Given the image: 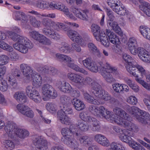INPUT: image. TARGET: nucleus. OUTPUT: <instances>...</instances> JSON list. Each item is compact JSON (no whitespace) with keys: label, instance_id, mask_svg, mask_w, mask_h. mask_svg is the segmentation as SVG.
I'll use <instances>...</instances> for the list:
<instances>
[{"label":"nucleus","instance_id":"nucleus-3","mask_svg":"<svg viewBox=\"0 0 150 150\" xmlns=\"http://www.w3.org/2000/svg\"><path fill=\"white\" fill-rule=\"evenodd\" d=\"M4 129L9 137H12L13 136V134H15L20 138L24 139L29 135L28 131L18 128L16 124L12 122L8 123Z\"/></svg>","mask_w":150,"mask_h":150},{"label":"nucleus","instance_id":"nucleus-10","mask_svg":"<svg viewBox=\"0 0 150 150\" xmlns=\"http://www.w3.org/2000/svg\"><path fill=\"white\" fill-rule=\"evenodd\" d=\"M27 40L28 39L27 38L20 36L17 42L13 44V47L16 50L22 53H25L27 49L24 46V45L25 41Z\"/></svg>","mask_w":150,"mask_h":150},{"label":"nucleus","instance_id":"nucleus-25","mask_svg":"<svg viewBox=\"0 0 150 150\" xmlns=\"http://www.w3.org/2000/svg\"><path fill=\"white\" fill-rule=\"evenodd\" d=\"M71 103L75 109L78 110H82L85 107L84 103L77 98H73L71 100Z\"/></svg>","mask_w":150,"mask_h":150},{"label":"nucleus","instance_id":"nucleus-19","mask_svg":"<svg viewBox=\"0 0 150 150\" xmlns=\"http://www.w3.org/2000/svg\"><path fill=\"white\" fill-rule=\"evenodd\" d=\"M67 34L73 42L79 43L82 41L81 37L76 31L74 30H68L67 32Z\"/></svg>","mask_w":150,"mask_h":150},{"label":"nucleus","instance_id":"nucleus-35","mask_svg":"<svg viewBox=\"0 0 150 150\" xmlns=\"http://www.w3.org/2000/svg\"><path fill=\"white\" fill-rule=\"evenodd\" d=\"M77 127L83 131H86L89 129V125L86 122L81 120L78 121Z\"/></svg>","mask_w":150,"mask_h":150},{"label":"nucleus","instance_id":"nucleus-58","mask_svg":"<svg viewBox=\"0 0 150 150\" xmlns=\"http://www.w3.org/2000/svg\"><path fill=\"white\" fill-rule=\"evenodd\" d=\"M127 101L130 104L135 105L137 104V98L134 96H130L127 99Z\"/></svg>","mask_w":150,"mask_h":150},{"label":"nucleus","instance_id":"nucleus-21","mask_svg":"<svg viewBox=\"0 0 150 150\" xmlns=\"http://www.w3.org/2000/svg\"><path fill=\"white\" fill-rule=\"evenodd\" d=\"M95 140L101 145L108 146L109 145V141L104 135L98 134L94 136Z\"/></svg>","mask_w":150,"mask_h":150},{"label":"nucleus","instance_id":"nucleus-54","mask_svg":"<svg viewBox=\"0 0 150 150\" xmlns=\"http://www.w3.org/2000/svg\"><path fill=\"white\" fill-rule=\"evenodd\" d=\"M89 65L88 69L89 70L93 72H97L98 71V66L95 62H93Z\"/></svg>","mask_w":150,"mask_h":150},{"label":"nucleus","instance_id":"nucleus-26","mask_svg":"<svg viewBox=\"0 0 150 150\" xmlns=\"http://www.w3.org/2000/svg\"><path fill=\"white\" fill-rule=\"evenodd\" d=\"M13 97L18 102L22 104L25 103L27 102L25 96L21 92H16L14 95Z\"/></svg>","mask_w":150,"mask_h":150},{"label":"nucleus","instance_id":"nucleus-51","mask_svg":"<svg viewBox=\"0 0 150 150\" xmlns=\"http://www.w3.org/2000/svg\"><path fill=\"white\" fill-rule=\"evenodd\" d=\"M71 133L73 134L76 137H79L81 134L80 133H78L77 132V128H76L75 125H71L70 126L69 129Z\"/></svg>","mask_w":150,"mask_h":150},{"label":"nucleus","instance_id":"nucleus-57","mask_svg":"<svg viewBox=\"0 0 150 150\" xmlns=\"http://www.w3.org/2000/svg\"><path fill=\"white\" fill-rule=\"evenodd\" d=\"M121 144L119 143L113 142L110 144V148L109 150H118V149L120 147Z\"/></svg>","mask_w":150,"mask_h":150},{"label":"nucleus","instance_id":"nucleus-18","mask_svg":"<svg viewBox=\"0 0 150 150\" xmlns=\"http://www.w3.org/2000/svg\"><path fill=\"white\" fill-rule=\"evenodd\" d=\"M20 69L23 74L28 79H29L33 75V71L31 67L27 64H22L20 65Z\"/></svg>","mask_w":150,"mask_h":150},{"label":"nucleus","instance_id":"nucleus-39","mask_svg":"<svg viewBox=\"0 0 150 150\" xmlns=\"http://www.w3.org/2000/svg\"><path fill=\"white\" fill-rule=\"evenodd\" d=\"M42 24L44 26L46 27H56V23L51 19L48 18H43L42 21Z\"/></svg>","mask_w":150,"mask_h":150},{"label":"nucleus","instance_id":"nucleus-60","mask_svg":"<svg viewBox=\"0 0 150 150\" xmlns=\"http://www.w3.org/2000/svg\"><path fill=\"white\" fill-rule=\"evenodd\" d=\"M88 110L90 112L95 115L96 114L97 115V113L98 111V107L93 105L89 106Z\"/></svg>","mask_w":150,"mask_h":150},{"label":"nucleus","instance_id":"nucleus-6","mask_svg":"<svg viewBox=\"0 0 150 150\" xmlns=\"http://www.w3.org/2000/svg\"><path fill=\"white\" fill-rule=\"evenodd\" d=\"M42 90V93L45 97L43 98L44 100H47L49 98L54 99L57 96V91L51 86L48 84L43 85Z\"/></svg>","mask_w":150,"mask_h":150},{"label":"nucleus","instance_id":"nucleus-49","mask_svg":"<svg viewBox=\"0 0 150 150\" xmlns=\"http://www.w3.org/2000/svg\"><path fill=\"white\" fill-rule=\"evenodd\" d=\"M135 72L136 74L138 76V77L135 76L136 78L135 79L136 81L140 83V84L142 85V86L145 88L146 89L148 90H150V86L149 84L145 82L143 80L140 79L139 78H137L139 77V75L136 73L137 71H138L137 70H136ZM135 77V76H134Z\"/></svg>","mask_w":150,"mask_h":150},{"label":"nucleus","instance_id":"nucleus-15","mask_svg":"<svg viewBox=\"0 0 150 150\" xmlns=\"http://www.w3.org/2000/svg\"><path fill=\"white\" fill-rule=\"evenodd\" d=\"M34 145L38 150H48L46 141L42 140L38 136H36L33 140Z\"/></svg>","mask_w":150,"mask_h":150},{"label":"nucleus","instance_id":"nucleus-17","mask_svg":"<svg viewBox=\"0 0 150 150\" xmlns=\"http://www.w3.org/2000/svg\"><path fill=\"white\" fill-rule=\"evenodd\" d=\"M62 141L65 144L68 146L73 148L74 147H78L79 144L75 140L73 139L71 135H67L62 139Z\"/></svg>","mask_w":150,"mask_h":150},{"label":"nucleus","instance_id":"nucleus-44","mask_svg":"<svg viewBox=\"0 0 150 150\" xmlns=\"http://www.w3.org/2000/svg\"><path fill=\"white\" fill-rule=\"evenodd\" d=\"M5 148L8 150H11L14 147L15 145L12 141L10 140H6L3 142Z\"/></svg>","mask_w":150,"mask_h":150},{"label":"nucleus","instance_id":"nucleus-48","mask_svg":"<svg viewBox=\"0 0 150 150\" xmlns=\"http://www.w3.org/2000/svg\"><path fill=\"white\" fill-rule=\"evenodd\" d=\"M8 87L6 82L3 79H0V90L3 92L7 90Z\"/></svg>","mask_w":150,"mask_h":150},{"label":"nucleus","instance_id":"nucleus-64","mask_svg":"<svg viewBox=\"0 0 150 150\" xmlns=\"http://www.w3.org/2000/svg\"><path fill=\"white\" fill-rule=\"evenodd\" d=\"M148 99L144 98L143 101L146 105L148 111L150 112V96H148Z\"/></svg>","mask_w":150,"mask_h":150},{"label":"nucleus","instance_id":"nucleus-11","mask_svg":"<svg viewBox=\"0 0 150 150\" xmlns=\"http://www.w3.org/2000/svg\"><path fill=\"white\" fill-rule=\"evenodd\" d=\"M56 84L59 90L62 92L68 94L71 93L72 88L69 83L64 81H58Z\"/></svg>","mask_w":150,"mask_h":150},{"label":"nucleus","instance_id":"nucleus-20","mask_svg":"<svg viewBox=\"0 0 150 150\" xmlns=\"http://www.w3.org/2000/svg\"><path fill=\"white\" fill-rule=\"evenodd\" d=\"M68 77L69 79L74 83L81 85L83 84V79L81 76L78 74L74 73H69L68 74Z\"/></svg>","mask_w":150,"mask_h":150},{"label":"nucleus","instance_id":"nucleus-55","mask_svg":"<svg viewBox=\"0 0 150 150\" xmlns=\"http://www.w3.org/2000/svg\"><path fill=\"white\" fill-rule=\"evenodd\" d=\"M93 126L91 129L94 132H99L100 129V122L98 121H97L95 123L92 125Z\"/></svg>","mask_w":150,"mask_h":150},{"label":"nucleus","instance_id":"nucleus-37","mask_svg":"<svg viewBox=\"0 0 150 150\" xmlns=\"http://www.w3.org/2000/svg\"><path fill=\"white\" fill-rule=\"evenodd\" d=\"M57 116L60 121L62 124L69 125L71 123V119L67 116V115L57 114Z\"/></svg>","mask_w":150,"mask_h":150},{"label":"nucleus","instance_id":"nucleus-22","mask_svg":"<svg viewBox=\"0 0 150 150\" xmlns=\"http://www.w3.org/2000/svg\"><path fill=\"white\" fill-rule=\"evenodd\" d=\"M57 8H56V9L62 11L70 19L73 20L75 19V17L69 12L68 9L65 6L61 3L57 4Z\"/></svg>","mask_w":150,"mask_h":150},{"label":"nucleus","instance_id":"nucleus-23","mask_svg":"<svg viewBox=\"0 0 150 150\" xmlns=\"http://www.w3.org/2000/svg\"><path fill=\"white\" fill-rule=\"evenodd\" d=\"M101 33L96 38V39L97 40H100L103 45L106 47H108L109 45V42L108 39L104 31L101 30Z\"/></svg>","mask_w":150,"mask_h":150},{"label":"nucleus","instance_id":"nucleus-1","mask_svg":"<svg viewBox=\"0 0 150 150\" xmlns=\"http://www.w3.org/2000/svg\"><path fill=\"white\" fill-rule=\"evenodd\" d=\"M122 58L126 62L125 64V68L128 72L133 76L138 77L136 74V70L139 71L142 75L145 74V69L143 67L137 64L134 62V59L130 55L125 53L122 55Z\"/></svg>","mask_w":150,"mask_h":150},{"label":"nucleus","instance_id":"nucleus-56","mask_svg":"<svg viewBox=\"0 0 150 150\" xmlns=\"http://www.w3.org/2000/svg\"><path fill=\"white\" fill-rule=\"evenodd\" d=\"M138 54L139 58L141 59L143 57V56L148 53L147 51L143 48H138Z\"/></svg>","mask_w":150,"mask_h":150},{"label":"nucleus","instance_id":"nucleus-40","mask_svg":"<svg viewBox=\"0 0 150 150\" xmlns=\"http://www.w3.org/2000/svg\"><path fill=\"white\" fill-rule=\"evenodd\" d=\"M67 106H63V108L58 111L57 114L62 115H67L72 114L73 112L71 108L68 107Z\"/></svg>","mask_w":150,"mask_h":150},{"label":"nucleus","instance_id":"nucleus-24","mask_svg":"<svg viewBox=\"0 0 150 150\" xmlns=\"http://www.w3.org/2000/svg\"><path fill=\"white\" fill-rule=\"evenodd\" d=\"M107 24L108 27L109 26L111 27L116 33L120 36L122 35L123 33L121 30L116 22L110 20H108Z\"/></svg>","mask_w":150,"mask_h":150},{"label":"nucleus","instance_id":"nucleus-2","mask_svg":"<svg viewBox=\"0 0 150 150\" xmlns=\"http://www.w3.org/2000/svg\"><path fill=\"white\" fill-rule=\"evenodd\" d=\"M126 107L132 116L142 124L146 125L148 123L147 120H150V114L148 112L142 110L136 106L131 108L127 105Z\"/></svg>","mask_w":150,"mask_h":150},{"label":"nucleus","instance_id":"nucleus-34","mask_svg":"<svg viewBox=\"0 0 150 150\" xmlns=\"http://www.w3.org/2000/svg\"><path fill=\"white\" fill-rule=\"evenodd\" d=\"M91 29L96 38L101 33V30H100V27L96 24H92L91 26Z\"/></svg>","mask_w":150,"mask_h":150},{"label":"nucleus","instance_id":"nucleus-50","mask_svg":"<svg viewBox=\"0 0 150 150\" xmlns=\"http://www.w3.org/2000/svg\"><path fill=\"white\" fill-rule=\"evenodd\" d=\"M140 4L139 5V8L144 13L145 11L147 10L148 6L150 5V4L142 0Z\"/></svg>","mask_w":150,"mask_h":150},{"label":"nucleus","instance_id":"nucleus-45","mask_svg":"<svg viewBox=\"0 0 150 150\" xmlns=\"http://www.w3.org/2000/svg\"><path fill=\"white\" fill-rule=\"evenodd\" d=\"M17 108L18 110L23 115H24L28 110H29V108L27 106L23 105H18Z\"/></svg>","mask_w":150,"mask_h":150},{"label":"nucleus","instance_id":"nucleus-61","mask_svg":"<svg viewBox=\"0 0 150 150\" xmlns=\"http://www.w3.org/2000/svg\"><path fill=\"white\" fill-rule=\"evenodd\" d=\"M92 62V60L89 58H87L82 61L83 64L85 67L87 69Z\"/></svg>","mask_w":150,"mask_h":150},{"label":"nucleus","instance_id":"nucleus-8","mask_svg":"<svg viewBox=\"0 0 150 150\" xmlns=\"http://www.w3.org/2000/svg\"><path fill=\"white\" fill-rule=\"evenodd\" d=\"M21 73L19 69H12L11 71V75L8 76V79L10 84L14 87H16L17 83L15 79L21 78Z\"/></svg>","mask_w":150,"mask_h":150},{"label":"nucleus","instance_id":"nucleus-33","mask_svg":"<svg viewBox=\"0 0 150 150\" xmlns=\"http://www.w3.org/2000/svg\"><path fill=\"white\" fill-rule=\"evenodd\" d=\"M88 13V11L86 9L81 10L79 13L76 14V17L80 19L85 21H88V17L87 14Z\"/></svg>","mask_w":150,"mask_h":150},{"label":"nucleus","instance_id":"nucleus-41","mask_svg":"<svg viewBox=\"0 0 150 150\" xmlns=\"http://www.w3.org/2000/svg\"><path fill=\"white\" fill-rule=\"evenodd\" d=\"M61 102L63 104V106L67 105L71 102V100L70 97L66 95L62 96L60 98Z\"/></svg>","mask_w":150,"mask_h":150},{"label":"nucleus","instance_id":"nucleus-29","mask_svg":"<svg viewBox=\"0 0 150 150\" xmlns=\"http://www.w3.org/2000/svg\"><path fill=\"white\" fill-rule=\"evenodd\" d=\"M57 59L61 62H64L67 65L69 62H72V60L70 57L63 54L57 53L56 54Z\"/></svg>","mask_w":150,"mask_h":150},{"label":"nucleus","instance_id":"nucleus-63","mask_svg":"<svg viewBox=\"0 0 150 150\" xmlns=\"http://www.w3.org/2000/svg\"><path fill=\"white\" fill-rule=\"evenodd\" d=\"M35 102L37 103H40L42 100L41 96L40 94L33 95V97L30 98Z\"/></svg>","mask_w":150,"mask_h":150},{"label":"nucleus","instance_id":"nucleus-53","mask_svg":"<svg viewBox=\"0 0 150 150\" xmlns=\"http://www.w3.org/2000/svg\"><path fill=\"white\" fill-rule=\"evenodd\" d=\"M113 89L117 93H121L122 92V84L116 83L112 85Z\"/></svg>","mask_w":150,"mask_h":150},{"label":"nucleus","instance_id":"nucleus-12","mask_svg":"<svg viewBox=\"0 0 150 150\" xmlns=\"http://www.w3.org/2000/svg\"><path fill=\"white\" fill-rule=\"evenodd\" d=\"M106 33L110 42L112 44H114L116 48L120 49V46L119 45L120 42L118 37L114 33L112 32L110 30L106 29Z\"/></svg>","mask_w":150,"mask_h":150},{"label":"nucleus","instance_id":"nucleus-7","mask_svg":"<svg viewBox=\"0 0 150 150\" xmlns=\"http://www.w3.org/2000/svg\"><path fill=\"white\" fill-rule=\"evenodd\" d=\"M127 133L125 131V132L121 134V135L119 137L120 140L125 142L128 143L131 142V146L135 150H145L144 147L140 144L137 143V142L132 143L131 141L132 139L130 136L127 135Z\"/></svg>","mask_w":150,"mask_h":150},{"label":"nucleus","instance_id":"nucleus-30","mask_svg":"<svg viewBox=\"0 0 150 150\" xmlns=\"http://www.w3.org/2000/svg\"><path fill=\"white\" fill-rule=\"evenodd\" d=\"M83 96L85 99L88 103L96 105H99L100 103L98 100L94 99L93 96L89 94L88 93H84Z\"/></svg>","mask_w":150,"mask_h":150},{"label":"nucleus","instance_id":"nucleus-62","mask_svg":"<svg viewBox=\"0 0 150 150\" xmlns=\"http://www.w3.org/2000/svg\"><path fill=\"white\" fill-rule=\"evenodd\" d=\"M121 2L120 1V3H118L116 4L112 7L111 8L112 10L117 13L120 10V8H121L122 6L121 5Z\"/></svg>","mask_w":150,"mask_h":150},{"label":"nucleus","instance_id":"nucleus-59","mask_svg":"<svg viewBox=\"0 0 150 150\" xmlns=\"http://www.w3.org/2000/svg\"><path fill=\"white\" fill-rule=\"evenodd\" d=\"M56 27H57L59 29L64 31H68L69 29V27L68 26L62 23H56Z\"/></svg>","mask_w":150,"mask_h":150},{"label":"nucleus","instance_id":"nucleus-52","mask_svg":"<svg viewBox=\"0 0 150 150\" xmlns=\"http://www.w3.org/2000/svg\"><path fill=\"white\" fill-rule=\"evenodd\" d=\"M46 108L51 113H53L56 110V105L52 103H47L46 105Z\"/></svg>","mask_w":150,"mask_h":150},{"label":"nucleus","instance_id":"nucleus-28","mask_svg":"<svg viewBox=\"0 0 150 150\" xmlns=\"http://www.w3.org/2000/svg\"><path fill=\"white\" fill-rule=\"evenodd\" d=\"M139 30L141 34L146 39L150 40V29L145 26H141Z\"/></svg>","mask_w":150,"mask_h":150},{"label":"nucleus","instance_id":"nucleus-4","mask_svg":"<svg viewBox=\"0 0 150 150\" xmlns=\"http://www.w3.org/2000/svg\"><path fill=\"white\" fill-rule=\"evenodd\" d=\"M84 83L90 85L91 92L96 97H100L103 94V90L101 89L100 84L101 81L99 80H93L89 77H86L84 80Z\"/></svg>","mask_w":150,"mask_h":150},{"label":"nucleus","instance_id":"nucleus-31","mask_svg":"<svg viewBox=\"0 0 150 150\" xmlns=\"http://www.w3.org/2000/svg\"><path fill=\"white\" fill-rule=\"evenodd\" d=\"M79 137V140L81 144L84 146H89L92 143V140L87 135H84Z\"/></svg>","mask_w":150,"mask_h":150},{"label":"nucleus","instance_id":"nucleus-42","mask_svg":"<svg viewBox=\"0 0 150 150\" xmlns=\"http://www.w3.org/2000/svg\"><path fill=\"white\" fill-rule=\"evenodd\" d=\"M0 48L9 52H12L13 50V49L12 46L2 40H0Z\"/></svg>","mask_w":150,"mask_h":150},{"label":"nucleus","instance_id":"nucleus-43","mask_svg":"<svg viewBox=\"0 0 150 150\" xmlns=\"http://www.w3.org/2000/svg\"><path fill=\"white\" fill-rule=\"evenodd\" d=\"M30 24L34 27H39L41 25V22L38 21L36 18L33 16H30L29 18Z\"/></svg>","mask_w":150,"mask_h":150},{"label":"nucleus","instance_id":"nucleus-47","mask_svg":"<svg viewBox=\"0 0 150 150\" xmlns=\"http://www.w3.org/2000/svg\"><path fill=\"white\" fill-rule=\"evenodd\" d=\"M89 48L93 51L97 53V54L99 57H101V54L99 50L96 46L92 43H89L88 44Z\"/></svg>","mask_w":150,"mask_h":150},{"label":"nucleus","instance_id":"nucleus-27","mask_svg":"<svg viewBox=\"0 0 150 150\" xmlns=\"http://www.w3.org/2000/svg\"><path fill=\"white\" fill-rule=\"evenodd\" d=\"M32 78L33 81L32 82V84L33 86L36 88H39L41 85L42 83V77L41 76L38 74H34L32 76L30 77Z\"/></svg>","mask_w":150,"mask_h":150},{"label":"nucleus","instance_id":"nucleus-38","mask_svg":"<svg viewBox=\"0 0 150 150\" xmlns=\"http://www.w3.org/2000/svg\"><path fill=\"white\" fill-rule=\"evenodd\" d=\"M72 61H73L72 60ZM72 62H73V61L72 62H69L67 66L76 71L85 74H87V72L86 71L83 69L79 68L78 66L72 63Z\"/></svg>","mask_w":150,"mask_h":150},{"label":"nucleus","instance_id":"nucleus-46","mask_svg":"<svg viewBox=\"0 0 150 150\" xmlns=\"http://www.w3.org/2000/svg\"><path fill=\"white\" fill-rule=\"evenodd\" d=\"M9 61V58L6 55L2 54L0 55V65L7 64Z\"/></svg>","mask_w":150,"mask_h":150},{"label":"nucleus","instance_id":"nucleus-16","mask_svg":"<svg viewBox=\"0 0 150 150\" xmlns=\"http://www.w3.org/2000/svg\"><path fill=\"white\" fill-rule=\"evenodd\" d=\"M42 32L43 34L45 35L54 40H57L60 38V35L57 32L54 31L53 29L45 28L43 29Z\"/></svg>","mask_w":150,"mask_h":150},{"label":"nucleus","instance_id":"nucleus-13","mask_svg":"<svg viewBox=\"0 0 150 150\" xmlns=\"http://www.w3.org/2000/svg\"><path fill=\"white\" fill-rule=\"evenodd\" d=\"M127 119V120H124V121H122L121 122L119 121V123L118 122H117L119 123V125L122 127H127L130 130L134 132H138L139 130V126L136 124L128 121V119Z\"/></svg>","mask_w":150,"mask_h":150},{"label":"nucleus","instance_id":"nucleus-32","mask_svg":"<svg viewBox=\"0 0 150 150\" xmlns=\"http://www.w3.org/2000/svg\"><path fill=\"white\" fill-rule=\"evenodd\" d=\"M99 111L100 115L106 119H110L111 112L105 109L103 106H100L99 108Z\"/></svg>","mask_w":150,"mask_h":150},{"label":"nucleus","instance_id":"nucleus-5","mask_svg":"<svg viewBox=\"0 0 150 150\" xmlns=\"http://www.w3.org/2000/svg\"><path fill=\"white\" fill-rule=\"evenodd\" d=\"M113 111L115 114H112L111 113V117H110V120L114 121L115 122L119 125V121L120 122L124 121L125 119H123L124 118L125 119H128V114H127L125 112L122 110L121 108L116 107L113 109Z\"/></svg>","mask_w":150,"mask_h":150},{"label":"nucleus","instance_id":"nucleus-14","mask_svg":"<svg viewBox=\"0 0 150 150\" xmlns=\"http://www.w3.org/2000/svg\"><path fill=\"white\" fill-rule=\"evenodd\" d=\"M101 72V75H102L105 79L109 83H111L115 81V79L112 77L111 73H113L116 71V69L112 68H110V69L103 68Z\"/></svg>","mask_w":150,"mask_h":150},{"label":"nucleus","instance_id":"nucleus-36","mask_svg":"<svg viewBox=\"0 0 150 150\" xmlns=\"http://www.w3.org/2000/svg\"><path fill=\"white\" fill-rule=\"evenodd\" d=\"M61 46L58 47V49L61 52L68 53L71 52V48L67 43L62 42L61 43Z\"/></svg>","mask_w":150,"mask_h":150},{"label":"nucleus","instance_id":"nucleus-9","mask_svg":"<svg viewBox=\"0 0 150 150\" xmlns=\"http://www.w3.org/2000/svg\"><path fill=\"white\" fill-rule=\"evenodd\" d=\"M29 35L31 38L43 44L48 45L51 43V42L49 39L45 36L40 34L38 32L33 31L30 33Z\"/></svg>","mask_w":150,"mask_h":150}]
</instances>
